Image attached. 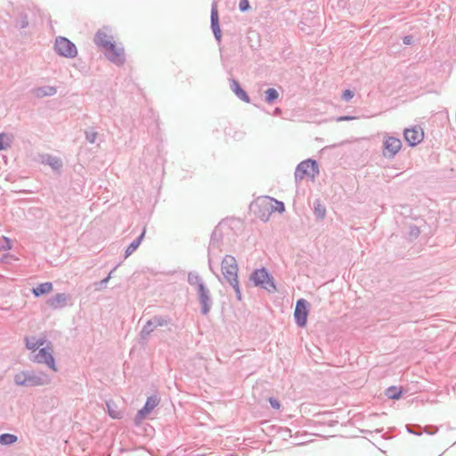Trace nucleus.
<instances>
[{"label":"nucleus","instance_id":"nucleus-8","mask_svg":"<svg viewBox=\"0 0 456 456\" xmlns=\"http://www.w3.org/2000/svg\"><path fill=\"white\" fill-rule=\"evenodd\" d=\"M383 155L387 158H394L401 150L402 142L400 139L387 135L383 141Z\"/></svg>","mask_w":456,"mask_h":456},{"label":"nucleus","instance_id":"nucleus-14","mask_svg":"<svg viewBox=\"0 0 456 456\" xmlns=\"http://www.w3.org/2000/svg\"><path fill=\"white\" fill-rule=\"evenodd\" d=\"M68 296L64 293H58L50 298L47 304L53 308H60L66 305Z\"/></svg>","mask_w":456,"mask_h":456},{"label":"nucleus","instance_id":"nucleus-22","mask_svg":"<svg viewBox=\"0 0 456 456\" xmlns=\"http://www.w3.org/2000/svg\"><path fill=\"white\" fill-rule=\"evenodd\" d=\"M108 412L112 419H120L121 412L118 410V408L112 405L110 403H107Z\"/></svg>","mask_w":456,"mask_h":456},{"label":"nucleus","instance_id":"nucleus-25","mask_svg":"<svg viewBox=\"0 0 456 456\" xmlns=\"http://www.w3.org/2000/svg\"><path fill=\"white\" fill-rule=\"evenodd\" d=\"M278 92L273 88H269L265 92L266 101L271 102L278 98Z\"/></svg>","mask_w":456,"mask_h":456},{"label":"nucleus","instance_id":"nucleus-9","mask_svg":"<svg viewBox=\"0 0 456 456\" xmlns=\"http://www.w3.org/2000/svg\"><path fill=\"white\" fill-rule=\"evenodd\" d=\"M308 305V302L303 298L297 302L294 317L297 324L300 327H305L306 325L307 316L309 314Z\"/></svg>","mask_w":456,"mask_h":456},{"label":"nucleus","instance_id":"nucleus-4","mask_svg":"<svg viewBox=\"0 0 456 456\" xmlns=\"http://www.w3.org/2000/svg\"><path fill=\"white\" fill-rule=\"evenodd\" d=\"M319 173L318 165L314 160L307 159L298 164L295 177L297 180H313Z\"/></svg>","mask_w":456,"mask_h":456},{"label":"nucleus","instance_id":"nucleus-31","mask_svg":"<svg viewBox=\"0 0 456 456\" xmlns=\"http://www.w3.org/2000/svg\"><path fill=\"white\" fill-rule=\"evenodd\" d=\"M325 213V208L322 207L321 205H318V207L315 208V214L318 217H323Z\"/></svg>","mask_w":456,"mask_h":456},{"label":"nucleus","instance_id":"nucleus-33","mask_svg":"<svg viewBox=\"0 0 456 456\" xmlns=\"http://www.w3.org/2000/svg\"><path fill=\"white\" fill-rule=\"evenodd\" d=\"M4 134H0V151L4 150L8 145V143L4 142Z\"/></svg>","mask_w":456,"mask_h":456},{"label":"nucleus","instance_id":"nucleus-32","mask_svg":"<svg viewBox=\"0 0 456 456\" xmlns=\"http://www.w3.org/2000/svg\"><path fill=\"white\" fill-rule=\"evenodd\" d=\"M269 402H270L271 405L273 408H275V409H279L280 408V403H279V402L276 399L270 398Z\"/></svg>","mask_w":456,"mask_h":456},{"label":"nucleus","instance_id":"nucleus-18","mask_svg":"<svg viewBox=\"0 0 456 456\" xmlns=\"http://www.w3.org/2000/svg\"><path fill=\"white\" fill-rule=\"evenodd\" d=\"M403 394V389L397 387H390L386 390V395L394 400H397L401 397Z\"/></svg>","mask_w":456,"mask_h":456},{"label":"nucleus","instance_id":"nucleus-7","mask_svg":"<svg viewBox=\"0 0 456 456\" xmlns=\"http://www.w3.org/2000/svg\"><path fill=\"white\" fill-rule=\"evenodd\" d=\"M254 212L257 216L263 220H268L270 215L273 213L272 210V198L262 197L257 199L253 204Z\"/></svg>","mask_w":456,"mask_h":456},{"label":"nucleus","instance_id":"nucleus-2","mask_svg":"<svg viewBox=\"0 0 456 456\" xmlns=\"http://www.w3.org/2000/svg\"><path fill=\"white\" fill-rule=\"evenodd\" d=\"M111 36L107 30H99L94 37V42L101 46L109 60L116 63H123L125 61V53L123 47L111 42Z\"/></svg>","mask_w":456,"mask_h":456},{"label":"nucleus","instance_id":"nucleus-29","mask_svg":"<svg viewBox=\"0 0 456 456\" xmlns=\"http://www.w3.org/2000/svg\"><path fill=\"white\" fill-rule=\"evenodd\" d=\"M249 3L248 0H240L239 4V8L241 12H245L249 9Z\"/></svg>","mask_w":456,"mask_h":456},{"label":"nucleus","instance_id":"nucleus-20","mask_svg":"<svg viewBox=\"0 0 456 456\" xmlns=\"http://www.w3.org/2000/svg\"><path fill=\"white\" fill-rule=\"evenodd\" d=\"M144 233L145 232L143 231L142 233L141 234V236L135 240L134 241H133L126 248V256L131 255L140 245L141 243V240L142 239V237L144 236Z\"/></svg>","mask_w":456,"mask_h":456},{"label":"nucleus","instance_id":"nucleus-35","mask_svg":"<svg viewBox=\"0 0 456 456\" xmlns=\"http://www.w3.org/2000/svg\"><path fill=\"white\" fill-rule=\"evenodd\" d=\"M411 41V38L410 37H405L403 38V43L406 44V45L410 44Z\"/></svg>","mask_w":456,"mask_h":456},{"label":"nucleus","instance_id":"nucleus-17","mask_svg":"<svg viewBox=\"0 0 456 456\" xmlns=\"http://www.w3.org/2000/svg\"><path fill=\"white\" fill-rule=\"evenodd\" d=\"M231 89L235 93V94L240 99L246 102H249V98L246 92L240 86L239 83L234 79L231 80Z\"/></svg>","mask_w":456,"mask_h":456},{"label":"nucleus","instance_id":"nucleus-26","mask_svg":"<svg viewBox=\"0 0 456 456\" xmlns=\"http://www.w3.org/2000/svg\"><path fill=\"white\" fill-rule=\"evenodd\" d=\"M157 327H153L151 320H150L147 324L142 330V337H146L151 334Z\"/></svg>","mask_w":456,"mask_h":456},{"label":"nucleus","instance_id":"nucleus-24","mask_svg":"<svg viewBox=\"0 0 456 456\" xmlns=\"http://www.w3.org/2000/svg\"><path fill=\"white\" fill-rule=\"evenodd\" d=\"M272 210L273 212L282 213L285 210L284 204L272 198Z\"/></svg>","mask_w":456,"mask_h":456},{"label":"nucleus","instance_id":"nucleus-23","mask_svg":"<svg viewBox=\"0 0 456 456\" xmlns=\"http://www.w3.org/2000/svg\"><path fill=\"white\" fill-rule=\"evenodd\" d=\"M188 281L192 286H197L200 288V284H204L200 279V277L196 273H190L188 276Z\"/></svg>","mask_w":456,"mask_h":456},{"label":"nucleus","instance_id":"nucleus-11","mask_svg":"<svg viewBox=\"0 0 456 456\" xmlns=\"http://www.w3.org/2000/svg\"><path fill=\"white\" fill-rule=\"evenodd\" d=\"M403 135L404 139L411 146H415L423 141L424 131L420 126H415L411 128H406Z\"/></svg>","mask_w":456,"mask_h":456},{"label":"nucleus","instance_id":"nucleus-12","mask_svg":"<svg viewBox=\"0 0 456 456\" xmlns=\"http://www.w3.org/2000/svg\"><path fill=\"white\" fill-rule=\"evenodd\" d=\"M159 403V399L157 396H151L147 399L144 407L140 410L137 413V420H142L148 415Z\"/></svg>","mask_w":456,"mask_h":456},{"label":"nucleus","instance_id":"nucleus-34","mask_svg":"<svg viewBox=\"0 0 456 456\" xmlns=\"http://www.w3.org/2000/svg\"><path fill=\"white\" fill-rule=\"evenodd\" d=\"M354 118L353 117H339L338 118V121H342V120H350V119H353Z\"/></svg>","mask_w":456,"mask_h":456},{"label":"nucleus","instance_id":"nucleus-3","mask_svg":"<svg viewBox=\"0 0 456 456\" xmlns=\"http://www.w3.org/2000/svg\"><path fill=\"white\" fill-rule=\"evenodd\" d=\"M221 270L223 275L234 288L238 297L240 298L239 282L237 279L238 266L235 258L232 256H226L222 262Z\"/></svg>","mask_w":456,"mask_h":456},{"label":"nucleus","instance_id":"nucleus-27","mask_svg":"<svg viewBox=\"0 0 456 456\" xmlns=\"http://www.w3.org/2000/svg\"><path fill=\"white\" fill-rule=\"evenodd\" d=\"M151 322H152L153 327L164 326V325H167L168 322L167 320H166L165 318H162V317H154L151 319Z\"/></svg>","mask_w":456,"mask_h":456},{"label":"nucleus","instance_id":"nucleus-21","mask_svg":"<svg viewBox=\"0 0 456 456\" xmlns=\"http://www.w3.org/2000/svg\"><path fill=\"white\" fill-rule=\"evenodd\" d=\"M36 93H37V96L53 95L56 93V89L54 87H51V86L41 87V88H37Z\"/></svg>","mask_w":456,"mask_h":456},{"label":"nucleus","instance_id":"nucleus-28","mask_svg":"<svg viewBox=\"0 0 456 456\" xmlns=\"http://www.w3.org/2000/svg\"><path fill=\"white\" fill-rule=\"evenodd\" d=\"M48 164L53 167L54 169H58L61 167V162L59 159L49 158Z\"/></svg>","mask_w":456,"mask_h":456},{"label":"nucleus","instance_id":"nucleus-6","mask_svg":"<svg viewBox=\"0 0 456 456\" xmlns=\"http://www.w3.org/2000/svg\"><path fill=\"white\" fill-rule=\"evenodd\" d=\"M54 48L60 55L66 58H74L77 53L76 45L63 37L55 39Z\"/></svg>","mask_w":456,"mask_h":456},{"label":"nucleus","instance_id":"nucleus-19","mask_svg":"<svg viewBox=\"0 0 456 456\" xmlns=\"http://www.w3.org/2000/svg\"><path fill=\"white\" fill-rule=\"evenodd\" d=\"M17 441V436L12 434H3L0 436V444L7 445Z\"/></svg>","mask_w":456,"mask_h":456},{"label":"nucleus","instance_id":"nucleus-5","mask_svg":"<svg viewBox=\"0 0 456 456\" xmlns=\"http://www.w3.org/2000/svg\"><path fill=\"white\" fill-rule=\"evenodd\" d=\"M14 381L19 386L36 387L47 384L50 379L48 378L44 379L28 371H20L14 376Z\"/></svg>","mask_w":456,"mask_h":456},{"label":"nucleus","instance_id":"nucleus-13","mask_svg":"<svg viewBox=\"0 0 456 456\" xmlns=\"http://www.w3.org/2000/svg\"><path fill=\"white\" fill-rule=\"evenodd\" d=\"M198 292H199V296H200V302L202 305V313L204 314H207L210 309V305H209L210 298L208 296V291L205 288L204 284H200Z\"/></svg>","mask_w":456,"mask_h":456},{"label":"nucleus","instance_id":"nucleus-1","mask_svg":"<svg viewBox=\"0 0 456 456\" xmlns=\"http://www.w3.org/2000/svg\"><path fill=\"white\" fill-rule=\"evenodd\" d=\"M26 346L32 352H37L34 355V361L38 363L47 365L53 371H57L55 361L53 358V348L50 343H46L42 338H26Z\"/></svg>","mask_w":456,"mask_h":456},{"label":"nucleus","instance_id":"nucleus-10","mask_svg":"<svg viewBox=\"0 0 456 456\" xmlns=\"http://www.w3.org/2000/svg\"><path fill=\"white\" fill-rule=\"evenodd\" d=\"M256 285H260L268 291L275 290V286L265 270H256L251 276Z\"/></svg>","mask_w":456,"mask_h":456},{"label":"nucleus","instance_id":"nucleus-16","mask_svg":"<svg viewBox=\"0 0 456 456\" xmlns=\"http://www.w3.org/2000/svg\"><path fill=\"white\" fill-rule=\"evenodd\" d=\"M53 290V286L52 282H44L37 285L33 289L32 292L35 297H38L40 296L49 294Z\"/></svg>","mask_w":456,"mask_h":456},{"label":"nucleus","instance_id":"nucleus-30","mask_svg":"<svg viewBox=\"0 0 456 456\" xmlns=\"http://www.w3.org/2000/svg\"><path fill=\"white\" fill-rule=\"evenodd\" d=\"M342 97L345 101H350L354 97V93L351 90L344 91Z\"/></svg>","mask_w":456,"mask_h":456},{"label":"nucleus","instance_id":"nucleus-15","mask_svg":"<svg viewBox=\"0 0 456 456\" xmlns=\"http://www.w3.org/2000/svg\"><path fill=\"white\" fill-rule=\"evenodd\" d=\"M211 24L213 31L217 38L220 37V29H219V22H218V11L217 4L215 3L212 5L211 9Z\"/></svg>","mask_w":456,"mask_h":456}]
</instances>
